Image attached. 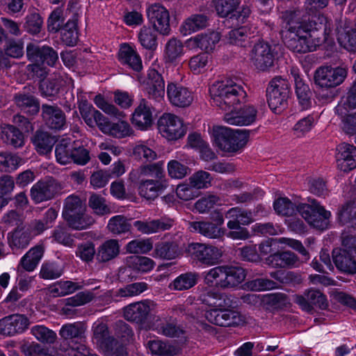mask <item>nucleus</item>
I'll return each mask as SVG.
<instances>
[{"mask_svg":"<svg viewBox=\"0 0 356 356\" xmlns=\"http://www.w3.org/2000/svg\"><path fill=\"white\" fill-rule=\"evenodd\" d=\"M293 302L302 311L308 313H312L315 307L321 310H326L329 307L326 295L314 288L305 290L303 294L294 295Z\"/></svg>","mask_w":356,"mask_h":356,"instance_id":"9","label":"nucleus"},{"mask_svg":"<svg viewBox=\"0 0 356 356\" xmlns=\"http://www.w3.org/2000/svg\"><path fill=\"white\" fill-rule=\"evenodd\" d=\"M347 76L345 67L321 66L314 73V83L322 88H334L341 84Z\"/></svg>","mask_w":356,"mask_h":356,"instance_id":"8","label":"nucleus"},{"mask_svg":"<svg viewBox=\"0 0 356 356\" xmlns=\"http://www.w3.org/2000/svg\"><path fill=\"white\" fill-rule=\"evenodd\" d=\"M241 0H215V10L220 17H227L236 11Z\"/></svg>","mask_w":356,"mask_h":356,"instance_id":"54","label":"nucleus"},{"mask_svg":"<svg viewBox=\"0 0 356 356\" xmlns=\"http://www.w3.org/2000/svg\"><path fill=\"white\" fill-rule=\"evenodd\" d=\"M156 31L150 26H143L138 38L140 45L145 49L154 51L158 46Z\"/></svg>","mask_w":356,"mask_h":356,"instance_id":"45","label":"nucleus"},{"mask_svg":"<svg viewBox=\"0 0 356 356\" xmlns=\"http://www.w3.org/2000/svg\"><path fill=\"white\" fill-rule=\"evenodd\" d=\"M26 53L28 60L34 63H46L54 67L58 60V54L52 47L35 42L27 44Z\"/></svg>","mask_w":356,"mask_h":356,"instance_id":"13","label":"nucleus"},{"mask_svg":"<svg viewBox=\"0 0 356 356\" xmlns=\"http://www.w3.org/2000/svg\"><path fill=\"white\" fill-rule=\"evenodd\" d=\"M159 131L163 137L170 140H177L186 133L183 120L171 113H164L158 120Z\"/></svg>","mask_w":356,"mask_h":356,"instance_id":"11","label":"nucleus"},{"mask_svg":"<svg viewBox=\"0 0 356 356\" xmlns=\"http://www.w3.org/2000/svg\"><path fill=\"white\" fill-rule=\"evenodd\" d=\"M88 205L92 209L94 213L99 216L111 213V209L106 204V200L99 195H91L88 200Z\"/></svg>","mask_w":356,"mask_h":356,"instance_id":"58","label":"nucleus"},{"mask_svg":"<svg viewBox=\"0 0 356 356\" xmlns=\"http://www.w3.org/2000/svg\"><path fill=\"white\" fill-rule=\"evenodd\" d=\"M154 252L157 257L171 260L181 254V248L178 241L165 242L157 245Z\"/></svg>","mask_w":356,"mask_h":356,"instance_id":"43","label":"nucleus"},{"mask_svg":"<svg viewBox=\"0 0 356 356\" xmlns=\"http://www.w3.org/2000/svg\"><path fill=\"white\" fill-rule=\"evenodd\" d=\"M60 189V185L54 179L40 181L32 186L31 197L35 203H40L52 199Z\"/></svg>","mask_w":356,"mask_h":356,"instance_id":"17","label":"nucleus"},{"mask_svg":"<svg viewBox=\"0 0 356 356\" xmlns=\"http://www.w3.org/2000/svg\"><path fill=\"white\" fill-rule=\"evenodd\" d=\"M288 268H279L277 271L270 273V276L280 284L297 286L302 283V275L296 272L287 270Z\"/></svg>","mask_w":356,"mask_h":356,"instance_id":"40","label":"nucleus"},{"mask_svg":"<svg viewBox=\"0 0 356 356\" xmlns=\"http://www.w3.org/2000/svg\"><path fill=\"white\" fill-rule=\"evenodd\" d=\"M92 340L105 356H128L126 344L111 335L106 323H100L93 326Z\"/></svg>","mask_w":356,"mask_h":356,"instance_id":"5","label":"nucleus"},{"mask_svg":"<svg viewBox=\"0 0 356 356\" xmlns=\"http://www.w3.org/2000/svg\"><path fill=\"white\" fill-rule=\"evenodd\" d=\"M257 33V29L255 26H243L229 31L226 37L230 44L245 46L244 43Z\"/></svg>","mask_w":356,"mask_h":356,"instance_id":"31","label":"nucleus"},{"mask_svg":"<svg viewBox=\"0 0 356 356\" xmlns=\"http://www.w3.org/2000/svg\"><path fill=\"white\" fill-rule=\"evenodd\" d=\"M291 74L295 83V90L298 99L302 109H306L310 104V90L303 80L300 77L298 70L296 67L291 68Z\"/></svg>","mask_w":356,"mask_h":356,"instance_id":"28","label":"nucleus"},{"mask_svg":"<svg viewBox=\"0 0 356 356\" xmlns=\"http://www.w3.org/2000/svg\"><path fill=\"white\" fill-rule=\"evenodd\" d=\"M153 248V244L150 238L135 239L127 244L126 250L129 253L145 254Z\"/></svg>","mask_w":356,"mask_h":356,"instance_id":"64","label":"nucleus"},{"mask_svg":"<svg viewBox=\"0 0 356 356\" xmlns=\"http://www.w3.org/2000/svg\"><path fill=\"white\" fill-rule=\"evenodd\" d=\"M147 346L152 355L174 356L177 353V349L175 346L164 343L159 339L148 341Z\"/></svg>","mask_w":356,"mask_h":356,"instance_id":"46","label":"nucleus"},{"mask_svg":"<svg viewBox=\"0 0 356 356\" xmlns=\"http://www.w3.org/2000/svg\"><path fill=\"white\" fill-rule=\"evenodd\" d=\"M338 218L343 225L350 223L352 227L356 226V204L346 203L343 205L339 211Z\"/></svg>","mask_w":356,"mask_h":356,"instance_id":"59","label":"nucleus"},{"mask_svg":"<svg viewBox=\"0 0 356 356\" xmlns=\"http://www.w3.org/2000/svg\"><path fill=\"white\" fill-rule=\"evenodd\" d=\"M0 135L4 143L15 148L21 147L24 145L23 133L13 125L6 124L1 127Z\"/></svg>","mask_w":356,"mask_h":356,"instance_id":"32","label":"nucleus"},{"mask_svg":"<svg viewBox=\"0 0 356 356\" xmlns=\"http://www.w3.org/2000/svg\"><path fill=\"white\" fill-rule=\"evenodd\" d=\"M29 324V318L23 314H14L0 320V334L14 336L24 332Z\"/></svg>","mask_w":356,"mask_h":356,"instance_id":"19","label":"nucleus"},{"mask_svg":"<svg viewBox=\"0 0 356 356\" xmlns=\"http://www.w3.org/2000/svg\"><path fill=\"white\" fill-rule=\"evenodd\" d=\"M299 259L296 254L291 251L275 252L266 258L265 264L274 267H284L285 266L300 265Z\"/></svg>","mask_w":356,"mask_h":356,"instance_id":"29","label":"nucleus"},{"mask_svg":"<svg viewBox=\"0 0 356 356\" xmlns=\"http://www.w3.org/2000/svg\"><path fill=\"white\" fill-rule=\"evenodd\" d=\"M261 302L266 310L273 312L284 310L290 305L288 296L281 292L264 294Z\"/></svg>","mask_w":356,"mask_h":356,"instance_id":"26","label":"nucleus"},{"mask_svg":"<svg viewBox=\"0 0 356 356\" xmlns=\"http://www.w3.org/2000/svg\"><path fill=\"white\" fill-rule=\"evenodd\" d=\"M275 57V47L263 40L256 43L250 52L252 63L261 71H266L273 67Z\"/></svg>","mask_w":356,"mask_h":356,"instance_id":"10","label":"nucleus"},{"mask_svg":"<svg viewBox=\"0 0 356 356\" xmlns=\"http://www.w3.org/2000/svg\"><path fill=\"white\" fill-rule=\"evenodd\" d=\"M146 12L152 28L161 35L170 34V13L166 8L160 3H153L147 8Z\"/></svg>","mask_w":356,"mask_h":356,"instance_id":"14","label":"nucleus"},{"mask_svg":"<svg viewBox=\"0 0 356 356\" xmlns=\"http://www.w3.org/2000/svg\"><path fill=\"white\" fill-rule=\"evenodd\" d=\"M337 40L341 47L350 52H356V30L352 28H337Z\"/></svg>","mask_w":356,"mask_h":356,"instance_id":"39","label":"nucleus"},{"mask_svg":"<svg viewBox=\"0 0 356 356\" xmlns=\"http://www.w3.org/2000/svg\"><path fill=\"white\" fill-rule=\"evenodd\" d=\"M212 103L223 111H232L245 102L246 92L242 86L232 79L216 81L209 88Z\"/></svg>","mask_w":356,"mask_h":356,"instance_id":"2","label":"nucleus"},{"mask_svg":"<svg viewBox=\"0 0 356 356\" xmlns=\"http://www.w3.org/2000/svg\"><path fill=\"white\" fill-rule=\"evenodd\" d=\"M356 108V81L349 88L346 95H344L337 106L336 112L339 115H343L344 111Z\"/></svg>","mask_w":356,"mask_h":356,"instance_id":"47","label":"nucleus"},{"mask_svg":"<svg viewBox=\"0 0 356 356\" xmlns=\"http://www.w3.org/2000/svg\"><path fill=\"white\" fill-rule=\"evenodd\" d=\"M42 255V248L35 246L22 257L18 267H36L39 264Z\"/></svg>","mask_w":356,"mask_h":356,"instance_id":"52","label":"nucleus"},{"mask_svg":"<svg viewBox=\"0 0 356 356\" xmlns=\"http://www.w3.org/2000/svg\"><path fill=\"white\" fill-rule=\"evenodd\" d=\"M257 117V110L252 105H245L238 111H234L224 115V120L229 124L248 126L254 123Z\"/></svg>","mask_w":356,"mask_h":356,"instance_id":"21","label":"nucleus"},{"mask_svg":"<svg viewBox=\"0 0 356 356\" xmlns=\"http://www.w3.org/2000/svg\"><path fill=\"white\" fill-rule=\"evenodd\" d=\"M220 36L219 33L216 31H209L204 33H201L191 38L189 41L205 51L206 52L212 51L216 44L220 41Z\"/></svg>","mask_w":356,"mask_h":356,"instance_id":"33","label":"nucleus"},{"mask_svg":"<svg viewBox=\"0 0 356 356\" xmlns=\"http://www.w3.org/2000/svg\"><path fill=\"white\" fill-rule=\"evenodd\" d=\"M198 278V273L186 272L177 276L170 286L177 291L188 290L197 284Z\"/></svg>","mask_w":356,"mask_h":356,"instance_id":"44","label":"nucleus"},{"mask_svg":"<svg viewBox=\"0 0 356 356\" xmlns=\"http://www.w3.org/2000/svg\"><path fill=\"white\" fill-rule=\"evenodd\" d=\"M25 227H17L8 235V241L13 250L26 248L33 239Z\"/></svg>","mask_w":356,"mask_h":356,"instance_id":"34","label":"nucleus"},{"mask_svg":"<svg viewBox=\"0 0 356 356\" xmlns=\"http://www.w3.org/2000/svg\"><path fill=\"white\" fill-rule=\"evenodd\" d=\"M31 333L38 341L44 343H53L57 338L56 334L44 325L33 326Z\"/></svg>","mask_w":356,"mask_h":356,"instance_id":"63","label":"nucleus"},{"mask_svg":"<svg viewBox=\"0 0 356 356\" xmlns=\"http://www.w3.org/2000/svg\"><path fill=\"white\" fill-rule=\"evenodd\" d=\"M131 225L129 220L123 215H117L112 217L108 222V230L115 235L127 233L130 231Z\"/></svg>","mask_w":356,"mask_h":356,"instance_id":"48","label":"nucleus"},{"mask_svg":"<svg viewBox=\"0 0 356 356\" xmlns=\"http://www.w3.org/2000/svg\"><path fill=\"white\" fill-rule=\"evenodd\" d=\"M80 285L77 282L72 281H60L58 282L51 289V293L54 297H61L72 293L80 289Z\"/></svg>","mask_w":356,"mask_h":356,"instance_id":"57","label":"nucleus"},{"mask_svg":"<svg viewBox=\"0 0 356 356\" xmlns=\"http://www.w3.org/2000/svg\"><path fill=\"white\" fill-rule=\"evenodd\" d=\"M308 204H298V213L309 224L320 230L327 228L331 213L315 199H309Z\"/></svg>","mask_w":356,"mask_h":356,"instance_id":"6","label":"nucleus"},{"mask_svg":"<svg viewBox=\"0 0 356 356\" xmlns=\"http://www.w3.org/2000/svg\"><path fill=\"white\" fill-rule=\"evenodd\" d=\"M119 60L128 65L131 69L139 72L143 68L141 58L138 52L130 45L123 44L119 51Z\"/></svg>","mask_w":356,"mask_h":356,"instance_id":"30","label":"nucleus"},{"mask_svg":"<svg viewBox=\"0 0 356 356\" xmlns=\"http://www.w3.org/2000/svg\"><path fill=\"white\" fill-rule=\"evenodd\" d=\"M209 25V17L205 14H193L186 18L180 26V32L184 35L205 29Z\"/></svg>","mask_w":356,"mask_h":356,"instance_id":"27","label":"nucleus"},{"mask_svg":"<svg viewBox=\"0 0 356 356\" xmlns=\"http://www.w3.org/2000/svg\"><path fill=\"white\" fill-rule=\"evenodd\" d=\"M59 334L68 344L72 353L80 349L81 346L86 345V327L81 322L63 325Z\"/></svg>","mask_w":356,"mask_h":356,"instance_id":"12","label":"nucleus"},{"mask_svg":"<svg viewBox=\"0 0 356 356\" xmlns=\"http://www.w3.org/2000/svg\"><path fill=\"white\" fill-rule=\"evenodd\" d=\"M292 15V13L284 14L287 22L283 38L287 48L293 52L305 54L315 51L328 40L332 32V20L323 15L318 16L320 26L314 29H309L305 22L294 19Z\"/></svg>","mask_w":356,"mask_h":356,"instance_id":"1","label":"nucleus"},{"mask_svg":"<svg viewBox=\"0 0 356 356\" xmlns=\"http://www.w3.org/2000/svg\"><path fill=\"white\" fill-rule=\"evenodd\" d=\"M250 131L247 129H232L220 127L213 130L214 141L222 151L236 152L243 148L249 139Z\"/></svg>","mask_w":356,"mask_h":356,"instance_id":"4","label":"nucleus"},{"mask_svg":"<svg viewBox=\"0 0 356 356\" xmlns=\"http://www.w3.org/2000/svg\"><path fill=\"white\" fill-rule=\"evenodd\" d=\"M186 250L191 258L207 266L219 264L223 254L220 248L202 243H191L188 244Z\"/></svg>","mask_w":356,"mask_h":356,"instance_id":"7","label":"nucleus"},{"mask_svg":"<svg viewBox=\"0 0 356 356\" xmlns=\"http://www.w3.org/2000/svg\"><path fill=\"white\" fill-rule=\"evenodd\" d=\"M131 122L141 130L147 129L152 124V113L146 99H143L136 108L132 114Z\"/></svg>","mask_w":356,"mask_h":356,"instance_id":"25","label":"nucleus"},{"mask_svg":"<svg viewBox=\"0 0 356 356\" xmlns=\"http://www.w3.org/2000/svg\"><path fill=\"white\" fill-rule=\"evenodd\" d=\"M72 144L68 139H62L55 148L56 161L62 164L66 165L70 163L71 152L73 148Z\"/></svg>","mask_w":356,"mask_h":356,"instance_id":"51","label":"nucleus"},{"mask_svg":"<svg viewBox=\"0 0 356 356\" xmlns=\"http://www.w3.org/2000/svg\"><path fill=\"white\" fill-rule=\"evenodd\" d=\"M33 142L39 154H47L51 152L56 140L47 132L36 131Z\"/></svg>","mask_w":356,"mask_h":356,"instance_id":"42","label":"nucleus"},{"mask_svg":"<svg viewBox=\"0 0 356 356\" xmlns=\"http://www.w3.org/2000/svg\"><path fill=\"white\" fill-rule=\"evenodd\" d=\"M246 268H223L221 288H233L242 283L246 277Z\"/></svg>","mask_w":356,"mask_h":356,"instance_id":"37","label":"nucleus"},{"mask_svg":"<svg viewBox=\"0 0 356 356\" xmlns=\"http://www.w3.org/2000/svg\"><path fill=\"white\" fill-rule=\"evenodd\" d=\"M60 38L63 42L67 46L73 47L76 44L78 32L74 21H68L60 29Z\"/></svg>","mask_w":356,"mask_h":356,"instance_id":"53","label":"nucleus"},{"mask_svg":"<svg viewBox=\"0 0 356 356\" xmlns=\"http://www.w3.org/2000/svg\"><path fill=\"white\" fill-rule=\"evenodd\" d=\"M275 212L282 216H291L296 212H298V205L296 206L287 197H280L277 199L273 204Z\"/></svg>","mask_w":356,"mask_h":356,"instance_id":"55","label":"nucleus"},{"mask_svg":"<svg viewBox=\"0 0 356 356\" xmlns=\"http://www.w3.org/2000/svg\"><path fill=\"white\" fill-rule=\"evenodd\" d=\"M188 181L190 184L197 191L209 188L211 185L212 177L208 172L199 170L193 174Z\"/></svg>","mask_w":356,"mask_h":356,"instance_id":"62","label":"nucleus"},{"mask_svg":"<svg viewBox=\"0 0 356 356\" xmlns=\"http://www.w3.org/2000/svg\"><path fill=\"white\" fill-rule=\"evenodd\" d=\"M184 47L182 42L176 38H171L166 42L164 47V58L167 63L176 62L183 54Z\"/></svg>","mask_w":356,"mask_h":356,"instance_id":"41","label":"nucleus"},{"mask_svg":"<svg viewBox=\"0 0 356 356\" xmlns=\"http://www.w3.org/2000/svg\"><path fill=\"white\" fill-rule=\"evenodd\" d=\"M166 94L169 102L174 106L185 108L189 106L193 101L192 91L179 83H168Z\"/></svg>","mask_w":356,"mask_h":356,"instance_id":"16","label":"nucleus"},{"mask_svg":"<svg viewBox=\"0 0 356 356\" xmlns=\"http://www.w3.org/2000/svg\"><path fill=\"white\" fill-rule=\"evenodd\" d=\"M337 162L338 168L347 172L356 168V147L341 143L337 147Z\"/></svg>","mask_w":356,"mask_h":356,"instance_id":"23","label":"nucleus"},{"mask_svg":"<svg viewBox=\"0 0 356 356\" xmlns=\"http://www.w3.org/2000/svg\"><path fill=\"white\" fill-rule=\"evenodd\" d=\"M150 306L148 300L131 303L124 308V318L138 325L145 324L150 314Z\"/></svg>","mask_w":356,"mask_h":356,"instance_id":"22","label":"nucleus"},{"mask_svg":"<svg viewBox=\"0 0 356 356\" xmlns=\"http://www.w3.org/2000/svg\"><path fill=\"white\" fill-rule=\"evenodd\" d=\"M133 130L129 124L125 121L111 123L108 130L105 134L117 138H123L132 134Z\"/></svg>","mask_w":356,"mask_h":356,"instance_id":"61","label":"nucleus"},{"mask_svg":"<svg viewBox=\"0 0 356 356\" xmlns=\"http://www.w3.org/2000/svg\"><path fill=\"white\" fill-rule=\"evenodd\" d=\"M147 97L155 102H161L165 96V81L162 75L154 69H149L145 83Z\"/></svg>","mask_w":356,"mask_h":356,"instance_id":"20","label":"nucleus"},{"mask_svg":"<svg viewBox=\"0 0 356 356\" xmlns=\"http://www.w3.org/2000/svg\"><path fill=\"white\" fill-rule=\"evenodd\" d=\"M17 286L19 291L25 293L29 291L35 282V275H30L35 268H17Z\"/></svg>","mask_w":356,"mask_h":356,"instance_id":"49","label":"nucleus"},{"mask_svg":"<svg viewBox=\"0 0 356 356\" xmlns=\"http://www.w3.org/2000/svg\"><path fill=\"white\" fill-rule=\"evenodd\" d=\"M168 187V180H154L153 179L141 180L138 185L139 195L150 200H155Z\"/></svg>","mask_w":356,"mask_h":356,"instance_id":"24","label":"nucleus"},{"mask_svg":"<svg viewBox=\"0 0 356 356\" xmlns=\"http://www.w3.org/2000/svg\"><path fill=\"white\" fill-rule=\"evenodd\" d=\"M85 211L86 205L79 196L71 195L65 198L62 215L71 228L81 230L94 224L95 219Z\"/></svg>","mask_w":356,"mask_h":356,"instance_id":"3","label":"nucleus"},{"mask_svg":"<svg viewBox=\"0 0 356 356\" xmlns=\"http://www.w3.org/2000/svg\"><path fill=\"white\" fill-rule=\"evenodd\" d=\"M205 316L211 323L220 327H236L243 322L240 313L233 309H213L207 312Z\"/></svg>","mask_w":356,"mask_h":356,"instance_id":"15","label":"nucleus"},{"mask_svg":"<svg viewBox=\"0 0 356 356\" xmlns=\"http://www.w3.org/2000/svg\"><path fill=\"white\" fill-rule=\"evenodd\" d=\"M247 288L252 291H264L278 289L280 284L268 278H257L246 283Z\"/></svg>","mask_w":356,"mask_h":356,"instance_id":"60","label":"nucleus"},{"mask_svg":"<svg viewBox=\"0 0 356 356\" xmlns=\"http://www.w3.org/2000/svg\"><path fill=\"white\" fill-rule=\"evenodd\" d=\"M14 100L22 111L30 115H35L39 112L40 104L33 95L26 94L24 91L16 94Z\"/></svg>","mask_w":356,"mask_h":356,"instance_id":"36","label":"nucleus"},{"mask_svg":"<svg viewBox=\"0 0 356 356\" xmlns=\"http://www.w3.org/2000/svg\"><path fill=\"white\" fill-rule=\"evenodd\" d=\"M41 116L45 125L50 129L62 130L66 126L65 114L57 105L42 104Z\"/></svg>","mask_w":356,"mask_h":356,"instance_id":"18","label":"nucleus"},{"mask_svg":"<svg viewBox=\"0 0 356 356\" xmlns=\"http://www.w3.org/2000/svg\"><path fill=\"white\" fill-rule=\"evenodd\" d=\"M190 228L209 238H219L224 234V232L217 225L211 222H191Z\"/></svg>","mask_w":356,"mask_h":356,"instance_id":"35","label":"nucleus"},{"mask_svg":"<svg viewBox=\"0 0 356 356\" xmlns=\"http://www.w3.org/2000/svg\"><path fill=\"white\" fill-rule=\"evenodd\" d=\"M22 159L16 154L6 152L0 153V170L1 171H14L22 163Z\"/></svg>","mask_w":356,"mask_h":356,"instance_id":"56","label":"nucleus"},{"mask_svg":"<svg viewBox=\"0 0 356 356\" xmlns=\"http://www.w3.org/2000/svg\"><path fill=\"white\" fill-rule=\"evenodd\" d=\"M332 259L336 267H356V260L353 255L346 250L334 249Z\"/></svg>","mask_w":356,"mask_h":356,"instance_id":"50","label":"nucleus"},{"mask_svg":"<svg viewBox=\"0 0 356 356\" xmlns=\"http://www.w3.org/2000/svg\"><path fill=\"white\" fill-rule=\"evenodd\" d=\"M120 253V245L117 240L110 239L102 243L96 253L99 262H106L115 258Z\"/></svg>","mask_w":356,"mask_h":356,"instance_id":"38","label":"nucleus"}]
</instances>
